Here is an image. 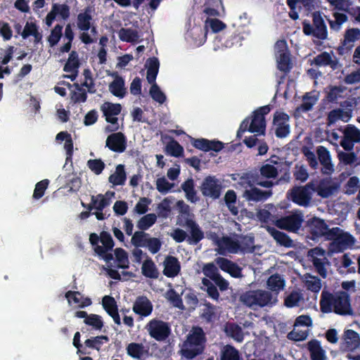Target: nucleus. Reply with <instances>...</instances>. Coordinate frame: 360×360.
<instances>
[{"mask_svg":"<svg viewBox=\"0 0 360 360\" xmlns=\"http://www.w3.org/2000/svg\"><path fill=\"white\" fill-rule=\"evenodd\" d=\"M301 279L305 288L311 292H318L321 289L322 283L321 279L317 276L305 274L301 276Z\"/></svg>","mask_w":360,"mask_h":360,"instance_id":"obj_34","label":"nucleus"},{"mask_svg":"<svg viewBox=\"0 0 360 360\" xmlns=\"http://www.w3.org/2000/svg\"><path fill=\"white\" fill-rule=\"evenodd\" d=\"M181 188L185 193L186 198L188 201L195 203L200 200L197 196V192L195 190L194 180L192 178L186 180L181 184Z\"/></svg>","mask_w":360,"mask_h":360,"instance_id":"obj_38","label":"nucleus"},{"mask_svg":"<svg viewBox=\"0 0 360 360\" xmlns=\"http://www.w3.org/2000/svg\"><path fill=\"white\" fill-rule=\"evenodd\" d=\"M166 297L174 307L179 309L183 307L182 299L175 290L172 288L168 290L166 292Z\"/></svg>","mask_w":360,"mask_h":360,"instance_id":"obj_62","label":"nucleus"},{"mask_svg":"<svg viewBox=\"0 0 360 360\" xmlns=\"http://www.w3.org/2000/svg\"><path fill=\"white\" fill-rule=\"evenodd\" d=\"M167 152L173 157L179 158L183 155L184 148L178 141L172 140L166 146Z\"/></svg>","mask_w":360,"mask_h":360,"instance_id":"obj_57","label":"nucleus"},{"mask_svg":"<svg viewBox=\"0 0 360 360\" xmlns=\"http://www.w3.org/2000/svg\"><path fill=\"white\" fill-rule=\"evenodd\" d=\"M92 7L86 6L82 12H80L77 17V28L84 32H87L91 29L92 17Z\"/></svg>","mask_w":360,"mask_h":360,"instance_id":"obj_23","label":"nucleus"},{"mask_svg":"<svg viewBox=\"0 0 360 360\" xmlns=\"http://www.w3.org/2000/svg\"><path fill=\"white\" fill-rule=\"evenodd\" d=\"M70 15V7L66 4L55 3L52 4L50 12L46 16L45 20L47 26L50 27L57 16L63 20H67Z\"/></svg>","mask_w":360,"mask_h":360,"instance_id":"obj_14","label":"nucleus"},{"mask_svg":"<svg viewBox=\"0 0 360 360\" xmlns=\"http://www.w3.org/2000/svg\"><path fill=\"white\" fill-rule=\"evenodd\" d=\"M291 163V162L285 160L284 162L285 167L281 165L274 166L271 164L266 163L263 165L259 169L260 175L264 178L274 179L277 176L278 171L286 174L290 170Z\"/></svg>","mask_w":360,"mask_h":360,"instance_id":"obj_20","label":"nucleus"},{"mask_svg":"<svg viewBox=\"0 0 360 360\" xmlns=\"http://www.w3.org/2000/svg\"><path fill=\"white\" fill-rule=\"evenodd\" d=\"M150 95L151 98L160 104H162L166 101L165 94L160 90L157 84H153L150 89Z\"/></svg>","mask_w":360,"mask_h":360,"instance_id":"obj_58","label":"nucleus"},{"mask_svg":"<svg viewBox=\"0 0 360 360\" xmlns=\"http://www.w3.org/2000/svg\"><path fill=\"white\" fill-rule=\"evenodd\" d=\"M102 305L108 315L118 310L115 298L110 295H105L103 297Z\"/></svg>","mask_w":360,"mask_h":360,"instance_id":"obj_54","label":"nucleus"},{"mask_svg":"<svg viewBox=\"0 0 360 360\" xmlns=\"http://www.w3.org/2000/svg\"><path fill=\"white\" fill-rule=\"evenodd\" d=\"M332 242L329 244V250L331 252H343L344 250L351 248L355 243V238L350 233L344 231L339 227H334L332 231Z\"/></svg>","mask_w":360,"mask_h":360,"instance_id":"obj_5","label":"nucleus"},{"mask_svg":"<svg viewBox=\"0 0 360 360\" xmlns=\"http://www.w3.org/2000/svg\"><path fill=\"white\" fill-rule=\"evenodd\" d=\"M345 88L340 86H333L328 87L327 98L330 102L336 101L338 99L343 97Z\"/></svg>","mask_w":360,"mask_h":360,"instance_id":"obj_56","label":"nucleus"},{"mask_svg":"<svg viewBox=\"0 0 360 360\" xmlns=\"http://www.w3.org/2000/svg\"><path fill=\"white\" fill-rule=\"evenodd\" d=\"M342 339L343 346L349 350H354L360 346V336L359 333L353 330H346L344 332Z\"/></svg>","mask_w":360,"mask_h":360,"instance_id":"obj_27","label":"nucleus"},{"mask_svg":"<svg viewBox=\"0 0 360 360\" xmlns=\"http://www.w3.org/2000/svg\"><path fill=\"white\" fill-rule=\"evenodd\" d=\"M319 99V94L316 92L307 93L303 96L302 104L296 108L295 113L299 115L302 112H307L312 109L314 105H315Z\"/></svg>","mask_w":360,"mask_h":360,"instance_id":"obj_32","label":"nucleus"},{"mask_svg":"<svg viewBox=\"0 0 360 360\" xmlns=\"http://www.w3.org/2000/svg\"><path fill=\"white\" fill-rule=\"evenodd\" d=\"M275 56L278 63V68L285 72L290 70V54L287 42L285 39L278 40L274 46Z\"/></svg>","mask_w":360,"mask_h":360,"instance_id":"obj_8","label":"nucleus"},{"mask_svg":"<svg viewBox=\"0 0 360 360\" xmlns=\"http://www.w3.org/2000/svg\"><path fill=\"white\" fill-rule=\"evenodd\" d=\"M271 110L269 105H266L256 109L252 112L251 117L244 119L237 131V138L240 139L243 134L248 131L257 133V135H264L266 130L265 115Z\"/></svg>","mask_w":360,"mask_h":360,"instance_id":"obj_2","label":"nucleus"},{"mask_svg":"<svg viewBox=\"0 0 360 360\" xmlns=\"http://www.w3.org/2000/svg\"><path fill=\"white\" fill-rule=\"evenodd\" d=\"M126 350L129 356L136 359H141L148 352L142 343L137 342L129 343L127 346Z\"/></svg>","mask_w":360,"mask_h":360,"instance_id":"obj_43","label":"nucleus"},{"mask_svg":"<svg viewBox=\"0 0 360 360\" xmlns=\"http://www.w3.org/2000/svg\"><path fill=\"white\" fill-rule=\"evenodd\" d=\"M289 116L283 112L276 111L274 115V124L276 126V136L284 138L290 133V126L287 124Z\"/></svg>","mask_w":360,"mask_h":360,"instance_id":"obj_16","label":"nucleus"},{"mask_svg":"<svg viewBox=\"0 0 360 360\" xmlns=\"http://www.w3.org/2000/svg\"><path fill=\"white\" fill-rule=\"evenodd\" d=\"M205 342V336L203 330L200 327L194 328L191 333L188 335L186 343L190 347L195 346V347L182 349L183 355L188 359H194L202 352Z\"/></svg>","mask_w":360,"mask_h":360,"instance_id":"obj_4","label":"nucleus"},{"mask_svg":"<svg viewBox=\"0 0 360 360\" xmlns=\"http://www.w3.org/2000/svg\"><path fill=\"white\" fill-rule=\"evenodd\" d=\"M84 323L91 326L94 329L101 330L103 327V321L101 316L91 314L86 319H84Z\"/></svg>","mask_w":360,"mask_h":360,"instance_id":"obj_53","label":"nucleus"},{"mask_svg":"<svg viewBox=\"0 0 360 360\" xmlns=\"http://www.w3.org/2000/svg\"><path fill=\"white\" fill-rule=\"evenodd\" d=\"M316 155L321 165V172L325 175H331L335 172V166L330 151L326 147L320 146L316 148Z\"/></svg>","mask_w":360,"mask_h":360,"instance_id":"obj_13","label":"nucleus"},{"mask_svg":"<svg viewBox=\"0 0 360 360\" xmlns=\"http://www.w3.org/2000/svg\"><path fill=\"white\" fill-rule=\"evenodd\" d=\"M109 338L106 335H98L87 339L84 342L86 347L99 351L104 342H108Z\"/></svg>","mask_w":360,"mask_h":360,"instance_id":"obj_47","label":"nucleus"},{"mask_svg":"<svg viewBox=\"0 0 360 360\" xmlns=\"http://www.w3.org/2000/svg\"><path fill=\"white\" fill-rule=\"evenodd\" d=\"M79 66V60L78 53L75 51H72L69 54L68 59L64 65L63 70L65 72H73L78 70Z\"/></svg>","mask_w":360,"mask_h":360,"instance_id":"obj_48","label":"nucleus"},{"mask_svg":"<svg viewBox=\"0 0 360 360\" xmlns=\"http://www.w3.org/2000/svg\"><path fill=\"white\" fill-rule=\"evenodd\" d=\"M87 166L91 172L97 175L101 174L105 167V163L101 159L89 160Z\"/></svg>","mask_w":360,"mask_h":360,"instance_id":"obj_61","label":"nucleus"},{"mask_svg":"<svg viewBox=\"0 0 360 360\" xmlns=\"http://www.w3.org/2000/svg\"><path fill=\"white\" fill-rule=\"evenodd\" d=\"M314 63L318 66L329 65L333 70H337L341 67L338 58L333 55L323 52L314 58Z\"/></svg>","mask_w":360,"mask_h":360,"instance_id":"obj_25","label":"nucleus"},{"mask_svg":"<svg viewBox=\"0 0 360 360\" xmlns=\"http://www.w3.org/2000/svg\"><path fill=\"white\" fill-rule=\"evenodd\" d=\"M63 25L57 24L51 30L50 35L48 37V41L51 47L55 46L60 41L62 37Z\"/></svg>","mask_w":360,"mask_h":360,"instance_id":"obj_52","label":"nucleus"},{"mask_svg":"<svg viewBox=\"0 0 360 360\" xmlns=\"http://www.w3.org/2000/svg\"><path fill=\"white\" fill-rule=\"evenodd\" d=\"M220 360H240V355L236 347L226 345L221 351Z\"/></svg>","mask_w":360,"mask_h":360,"instance_id":"obj_45","label":"nucleus"},{"mask_svg":"<svg viewBox=\"0 0 360 360\" xmlns=\"http://www.w3.org/2000/svg\"><path fill=\"white\" fill-rule=\"evenodd\" d=\"M103 116L107 122L111 124H117L118 118L116 117L122 111V105L120 103L105 102L101 106Z\"/></svg>","mask_w":360,"mask_h":360,"instance_id":"obj_17","label":"nucleus"},{"mask_svg":"<svg viewBox=\"0 0 360 360\" xmlns=\"http://www.w3.org/2000/svg\"><path fill=\"white\" fill-rule=\"evenodd\" d=\"M359 179L353 176L350 177L344 186V193L346 195H353L359 186Z\"/></svg>","mask_w":360,"mask_h":360,"instance_id":"obj_55","label":"nucleus"},{"mask_svg":"<svg viewBox=\"0 0 360 360\" xmlns=\"http://www.w3.org/2000/svg\"><path fill=\"white\" fill-rule=\"evenodd\" d=\"M320 308L323 313L335 312L340 315H352L353 314L349 295L343 291L331 293L323 290L321 295Z\"/></svg>","mask_w":360,"mask_h":360,"instance_id":"obj_1","label":"nucleus"},{"mask_svg":"<svg viewBox=\"0 0 360 360\" xmlns=\"http://www.w3.org/2000/svg\"><path fill=\"white\" fill-rule=\"evenodd\" d=\"M109 91L116 97L124 98L127 93L124 79L119 75H116L113 81L109 84Z\"/></svg>","mask_w":360,"mask_h":360,"instance_id":"obj_33","label":"nucleus"},{"mask_svg":"<svg viewBox=\"0 0 360 360\" xmlns=\"http://www.w3.org/2000/svg\"><path fill=\"white\" fill-rule=\"evenodd\" d=\"M174 186V184L169 183L164 176L158 178L156 181L157 190L163 194L167 193Z\"/></svg>","mask_w":360,"mask_h":360,"instance_id":"obj_63","label":"nucleus"},{"mask_svg":"<svg viewBox=\"0 0 360 360\" xmlns=\"http://www.w3.org/2000/svg\"><path fill=\"white\" fill-rule=\"evenodd\" d=\"M343 136L340 145L347 151L354 149V143L360 142V130L352 124H347L342 130Z\"/></svg>","mask_w":360,"mask_h":360,"instance_id":"obj_11","label":"nucleus"},{"mask_svg":"<svg viewBox=\"0 0 360 360\" xmlns=\"http://www.w3.org/2000/svg\"><path fill=\"white\" fill-rule=\"evenodd\" d=\"M217 245L220 250H226L232 254L239 252L240 248L238 240H233L229 236H224L217 240Z\"/></svg>","mask_w":360,"mask_h":360,"instance_id":"obj_30","label":"nucleus"},{"mask_svg":"<svg viewBox=\"0 0 360 360\" xmlns=\"http://www.w3.org/2000/svg\"><path fill=\"white\" fill-rule=\"evenodd\" d=\"M202 273L206 277L209 278V279L212 281L220 274L219 273L217 267L215 266L214 263L212 262L205 264L203 266Z\"/></svg>","mask_w":360,"mask_h":360,"instance_id":"obj_60","label":"nucleus"},{"mask_svg":"<svg viewBox=\"0 0 360 360\" xmlns=\"http://www.w3.org/2000/svg\"><path fill=\"white\" fill-rule=\"evenodd\" d=\"M240 252L243 254L252 253L255 251V237L252 235H241L239 237Z\"/></svg>","mask_w":360,"mask_h":360,"instance_id":"obj_40","label":"nucleus"},{"mask_svg":"<svg viewBox=\"0 0 360 360\" xmlns=\"http://www.w3.org/2000/svg\"><path fill=\"white\" fill-rule=\"evenodd\" d=\"M334 227L330 229L324 220L315 219L312 224L311 233L316 236H323L327 240L331 239L332 231Z\"/></svg>","mask_w":360,"mask_h":360,"instance_id":"obj_26","label":"nucleus"},{"mask_svg":"<svg viewBox=\"0 0 360 360\" xmlns=\"http://www.w3.org/2000/svg\"><path fill=\"white\" fill-rule=\"evenodd\" d=\"M222 186L215 176H206L200 186V190L202 195L205 198H210L213 200L219 198L221 194Z\"/></svg>","mask_w":360,"mask_h":360,"instance_id":"obj_9","label":"nucleus"},{"mask_svg":"<svg viewBox=\"0 0 360 360\" xmlns=\"http://www.w3.org/2000/svg\"><path fill=\"white\" fill-rule=\"evenodd\" d=\"M340 185L330 177H326L321 179L319 184L315 186L314 185V191L323 198H328L336 193Z\"/></svg>","mask_w":360,"mask_h":360,"instance_id":"obj_12","label":"nucleus"},{"mask_svg":"<svg viewBox=\"0 0 360 360\" xmlns=\"http://www.w3.org/2000/svg\"><path fill=\"white\" fill-rule=\"evenodd\" d=\"M239 300L250 308L264 307L275 304L272 292L264 290H248L240 295Z\"/></svg>","mask_w":360,"mask_h":360,"instance_id":"obj_3","label":"nucleus"},{"mask_svg":"<svg viewBox=\"0 0 360 360\" xmlns=\"http://www.w3.org/2000/svg\"><path fill=\"white\" fill-rule=\"evenodd\" d=\"M115 255L117 262V267L120 269H127L129 267V259L127 252L118 248L115 250Z\"/></svg>","mask_w":360,"mask_h":360,"instance_id":"obj_51","label":"nucleus"},{"mask_svg":"<svg viewBox=\"0 0 360 360\" xmlns=\"http://www.w3.org/2000/svg\"><path fill=\"white\" fill-rule=\"evenodd\" d=\"M352 117V112L350 110H345L342 109H335L330 111L328 115L329 124H333L338 120H342L347 122Z\"/></svg>","mask_w":360,"mask_h":360,"instance_id":"obj_37","label":"nucleus"},{"mask_svg":"<svg viewBox=\"0 0 360 360\" xmlns=\"http://www.w3.org/2000/svg\"><path fill=\"white\" fill-rule=\"evenodd\" d=\"M121 41L129 43H135L139 41V35L136 30L131 28H121L118 32Z\"/></svg>","mask_w":360,"mask_h":360,"instance_id":"obj_44","label":"nucleus"},{"mask_svg":"<svg viewBox=\"0 0 360 360\" xmlns=\"http://www.w3.org/2000/svg\"><path fill=\"white\" fill-rule=\"evenodd\" d=\"M163 274L168 278L176 276L181 271V264L178 259L174 256L168 255L164 261Z\"/></svg>","mask_w":360,"mask_h":360,"instance_id":"obj_24","label":"nucleus"},{"mask_svg":"<svg viewBox=\"0 0 360 360\" xmlns=\"http://www.w3.org/2000/svg\"><path fill=\"white\" fill-rule=\"evenodd\" d=\"M248 184H250V188H246L243 194V197L248 202L265 201L271 196L272 191L271 190L262 191L258 188L252 186L250 181H248Z\"/></svg>","mask_w":360,"mask_h":360,"instance_id":"obj_18","label":"nucleus"},{"mask_svg":"<svg viewBox=\"0 0 360 360\" xmlns=\"http://www.w3.org/2000/svg\"><path fill=\"white\" fill-rule=\"evenodd\" d=\"M307 256L312 262L316 272L322 278H326L328 268L330 266V262L326 257V251L321 248L316 247L308 251Z\"/></svg>","mask_w":360,"mask_h":360,"instance_id":"obj_6","label":"nucleus"},{"mask_svg":"<svg viewBox=\"0 0 360 360\" xmlns=\"http://www.w3.org/2000/svg\"><path fill=\"white\" fill-rule=\"evenodd\" d=\"M146 243V247L152 254H156L161 249L162 242L158 238H148Z\"/></svg>","mask_w":360,"mask_h":360,"instance_id":"obj_64","label":"nucleus"},{"mask_svg":"<svg viewBox=\"0 0 360 360\" xmlns=\"http://www.w3.org/2000/svg\"><path fill=\"white\" fill-rule=\"evenodd\" d=\"M266 230L280 245L287 248L292 246V240L286 233L269 226L266 227Z\"/></svg>","mask_w":360,"mask_h":360,"instance_id":"obj_35","label":"nucleus"},{"mask_svg":"<svg viewBox=\"0 0 360 360\" xmlns=\"http://www.w3.org/2000/svg\"><path fill=\"white\" fill-rule=\"evenodd\" d=\"M146 328L150 336L159 342L165 340L171 333L169 324L156 319L150 320Z\"/></svg>","mask_w":360,"mask_h":360,"instance_id":"obj_7","label":"nucleus"},{"mask_svg":"<svg viewBox=\"0 0 360 360\" xmlns=\"http://www.w3.org/2000/svg\"><path fill=\"white\" fill-rule=\"evenodd\" d=\"M313 35L320 39L327 38V28L324 20L319 13L313 14Z\"/></svg>","mask_w":360,"mask_h":360,"instance_id":"obj_28","label":"nucleus"},{"mask_svg":"<svg viewBox=\"0 0 360 360\" xmlns=\"http://www.w3.org/2000/svg\"><path fill=\"white\" fill-rule=\"evenodd\" d=\"M133 311L141 316H148L153 311V304L146 296L136 297L133 304Z\"/></svg>","mask_w":360,"mask_h":360,"instance_id":"obj_22","label":"nucleus"},{"mask_svg":"<svg viewBox=\"0 0 360 360\" xmlns=\"http://www.w3.org/2000/svg\"><path fill=\"white\" fill-rule=\"evenodd\" d=\"M310 190L314 191V184L308 183L306 186L294 189V202L303 206H307L311 198Z\"/></svg>","mask_w":360,"mask_h":360,"instance_id":"obj_21","label":"nucleus"},{"mask_svg":"<svg viewBox=\"0 0 360 360\" xmlns=\"http://www.w3.org/2000/svg\"><path fill=\"white\" fill-rule=\"evenodd\" d=\"M110 199L106 198L103 194H98L97 195H91V202L88 206V210L92 211L96 210L97 211H103L106 207L110 205Z\"/></svg>","mask_w":360,"mask_h":360,"instance_id":"obj_36","label":"nucleus"},{"mask_svg":"<svg viewBox=\"0 0 360 360\" xmlns=\"http://www.w3.org/2000/svg\"><path fill=\"white\" fill-rule=\"evenodd\" d=\"M268 289L277 295L285 286V281L281 275L276 274L269 276L266 281Z\"/></svg>","mask_w":360,"mask_h":360,"instance_id":"obj_42","label":"nucleus"},{"mask_svg":"<svg viewBox=\"0 0 360 360\" xmlns=\"http://www.w3.org/2000/svg\"><path fill=\"white\" fill-rule=\"evenodd\" d=\"M156 220L157 217L155 214H148L139 220L137 227L141 231L147 230L156 222Z\"/></svg>","mask_w":360,"mask_h":360,"instance_id":"obj_50","label":"nucleus"},{"mask_svg":"<svg viewBox=\"0 0 360 360\" xmlns=\"http://www.w3.org/2000/svg\"><path fill=\"white\" fill-rule=\"evenodd\" d=\"M186 225L190 229L191 236L187 241L191 245H196L204 238V233L199 227L198 224L192 219L186 221Z\"/></svg>","mask_w":360,"mask_h":360,"instance_id":"obj_29","label":"nucleus"},{"mask_svg":"<svg viewBox=\"0 0 360 360\" xmlns=\"http://www.w3.org/2000/svg\"><path fill=\"white\" fill-rule=\"evenodd\" d=\"M127 179V174L124 165H118L115 168L114 174H110L108 181L114 186H122Z\"/></svg>","mask_w":360,"mask_h":360,"instance_id":"obj_41","label":"nucleus"},{"mask_svg":"<svg viewBox=\"0 0 360 360\" xmlns=\"http://www.w3.org/2000/svg\"><path fill=\"white\" fill-rule=\"evenodd\" d=\"M288 205H279L276 208V214L272 219V224L281 229L292 232V212H287Z\"/></svg>","mask_w":360,"mask_h":360,"instance_id":"obj_10","label":"nucleus"},{"mask_svg":"<svg viewBox=\"0 0 360 360\" xmlns=\"http://www.w3.org/2000/svg\"><path fill=\"white\" fill-rule=\"evenodd\" d=\"M192 145L195 148L205 152L212 150L217 153L224 147V143L220 141L208 140L203 138L193 139Z\"/></svg>","mask_w":360,"mask_h":360,"instance_id":"obj_19","label":"nucleus"},{"mask_svg":"<svg viewBox=\"0 0 360 360\" xmlns=\"http://www.w3.org/2000/svg\"><path fill=\"white\" fill-rule=\"evenodd\" d=\"M149 234L143 231H136L132 236L131 242L136 248L146 247V240H148Z\"/></svg>","mask_w":360,"mask_h":360,"instance_id":"obj_49","label":"nucleus"},{"mask_svg":"<svg viewBox=\"0 0 360 360\" xmlns=\"http://www.w3.org/2000/svg\"><path fill=\"white\" fill-rule=\"evenodd\" d=\"M141 272L145 277L153 279L158 278L160 274L155 264L150 257L143 262Z\"/></svg>","mask_w":360,"mask_h":360,"instance_id":"obj_39","label":"nucleus"},{"mask_svg":"<svg viewBox=\"0 0 360 360\" xmlns=\"http://www.w3.org/2000/svg\"><path fill=\"white\" fill-rule=\"evenodd\" d=\"M127 146L126 136L122 132H115L110 134L105 141V147L115 153H123Z\"/></svg>","mask_w":360,"mask_h":360,"instance_id":"obj_15","label":"nucleus"},{"mask_svg":"<svg viewBox=\"0 0 360 360\" xmlns=\"http://www.w3.org/2000/svg\"><path fill=\"white\" fill-rule=\"evenodd\" d=\"M307 348L310 352L311 360H326V351L322 348L320 342L312 340L307 343Z\"/></svg>","mask_w":360,"mask_h":360,"instance_id":"obj_31","label":"nucleus"},{"mask_svg":"<svg viewBox=\"0 0 360 360\" xmlns=\"http://www.w3.org/2000/svg\"><path fill=\"white\" fill-rule=\"evenodd\" d=\"M202 283L205 287L203 290L206 291L208 297L213 300L218 301L220 295L215 283L207 278L202 279Z\"/></svg>","mask_w":360,"mask_h":360,"instance_id":"obj_46","label":"nucleus"},{"mask_svg":"<svg viewBox=\"0 0 360 360\" xmlns=\"http://www.w3.org/2000/svg\"><path fill=\"white\" fill-rule=\"evenodd\" d=\"M49 181L48 179H44L35 185L32 198L34 200H39L43 197L44 193L49 186Z\"/></svg>","mask_w":360,"mask_h":360,"instance_id":"obj_59","label":"nucleus"}]
</instances>
